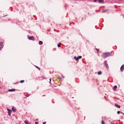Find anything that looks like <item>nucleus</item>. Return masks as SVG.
<instances>
[{
	"mask_svg": "<svg viewBox=\"0 0 124 124\" xmlns=\"http://www.w3.org/2000/svg\"><path fill=\"white\" fill-rule=\"evenodd\" d=\"M100 3H103L104 2V0H98Z\"/></svg>",
	"mask_w": 124,
	"mask_h": 124,
	"instance_id": "8",
	"label": "nucleus"
},
{
	"mask_svg": "<svg viewBox=\"0 0 124 124\" xmlns=\"http://www.w3.org/2000/svg\"><path fill=\"white\" fill-rule=\"evenodd\" d=\"M50 81L51 82V81H52V78H50Z\"/></svg>",
	"mask_w": 124,
	"mask_h": 124,
	"instance_id": "26",
	"label": "nucleus"
},
{
	"mask_svg": "<svg viewBox=\"0 0 124 124\" xmlns=\"http://www.w3.org/2000/svg\"><path fill=\"white\" fill-rule=\"evenodd\" d=\"M35 67H36L37 68V69H38V70H40V68H39L38 66H35Z\"/></svg>",
	"mask_w": 124,
	"mask_h": 124,
	"instance_id": "17",
	"label": "nucleus"
},
{
	"mask_svg": "<svg viewBox=\"0 0 124 124\" xmlns=\"http://www.w3.org/2000/svg\"><path fill=\"white\" fill-rule=\"evenodd\" d=\"M43 124H46V122H43Z\"/></svg>",
	"mask_w": 124,
	"mask_h": 124,
	"instance_id": "24",
	"label": "nucleus"
},
{
	"mask_svg": "<svg viewBox=\"0 0 124 124\" xmlns=\"http://www.w3.org/2000/svg\"><path fill=\"white\" fill-rule=\"evenodd\" d=\"M115 106H116V107H117V108H121V106H119L117 104H115Z\"/></svg>",
	"mask_w": 124,
	"mask_h": 124,
	"instance_id": "10",
	"label": "nucleus"
},
{
	"mask_svg": "<svg viewBox=\"0 0 124 124\" xmlns=\"http://www.w3.org/2000/svg\"><path fill=\"white\" fill-rule=\"evenodd\" d=\"M39 45H42V44H43V42L40 41L39 42Z\"/></svg>",
	"mask_w": 124,
	"mask_h": 124,
	"instance_id": "11",
	"label": "nucleus"
},
{
	"mask_svg": "<svg viewBox=\"0 0 124 124\" xmlns=\"http://www.w3.org/2000/svg\"><path fill=\"white\" fill-rule=\"evenodd\" d=\"M28 38L30 40H34V37L33 36H28Z\"/></svg>",
	"mask_w": 124,
	"mask_h": 124,
	"instance_id": "3",
	"label": "nucleus"
},
{
	"mask_svg": "<svg viewBox=\"0 0 124 124\" xmlns=\"http://www.w3.org/2000/svg\"><path fill=\"white\" fill-rule=\"evenodd\" d=\"M120 113H121V111H117V114H120Z\"/></svg>",
	"mask_w": 124,
	"mask_h": 124,
	"instance_id": "21",
	"label": "nucleus"
},
{
	"mask_svg": "<svg viewBox=\"0 0 124 124\" xmlns=\"http://www.w3.org/2000/svg\"><path fill=\"white\" fill-rule=\"evenodd\" d=\"M97 1V0H94V2H96Z\"/></svg>",
	"mask_w": 124,
	"mask_h": 124,
	"instance_id": "22",
	"label": "nucleus"
},
{
	"mask_svg": "<svg viewBox=\"0 0 124 124\" xmlns=\"http://www.w3.org/2000/svg\"><path fill=\"white\" fill-rule=\"evenodd\" d=\"M61 43H58L57 46H58V47H61Z\"/></svg>",
	"mask_w": 124,
	"mask_h": 124,
	"instance_id": "16",
	"label": "nucleus"
},
{
	"mask_svg": "<svg viewBox=\"0 0 124 124\" xmlns=\"http://www.w3.org/2000/svg\"><path fill=\"white\" fill-rule=\"evenodd\" d=\"M31 124V123H29V124Z\"/></svg>",
	"mask_w": 124,
	"mask_h": 124,
	"instance_id": "29",
	"label": "nucleus"
},
{
	"mask_svg": "<svg viewBox=\"0 0 124 124\" xmlns=\"http://www.w3.org/2000/svg\"><path fill=\"white\" fill-rule=\"evenodd\" d=\"M2 48H3V46H1L0 47V50L1 51V50H2Z\"/></svg>",
	"mask_w": 124,
	"mask_h": 124,
	"instance_id": "20",
	"label": "nucleus"
},
{
	"mask_svg": "<svg viewBox=\"0 0 124 124\" xmlns=\"http://www.w3.org/2000/svg\"><path fill=\"white\" fill-rule=\"evenodd\" d=\"M7 111H8V115H9V116H11V113H12V110H10V109L7 108Z\"/></svg>",
	"mask_w": 124,
	"mask_h": 124,
	"instance_id": "5",
	"label": "nucleus"
},
{
	"mask_svg": "<svg viewBox=\"0 0 124 124\" xmlns=\"http://www.w3.org/2000/svg\"><path fill=\"white\" fill-rule=\"evenodd\" d=\"M74 58L75 59V60H76V61H77V62H78V61H79L80 59H82V56H79L78 57H74Z\"/></svg>",
	"mask_w": 124,
	"mask_h": 124,
	"instance_id": "2",
	"label": "nucleus"
},
{
	"mask_svg": "<svg viewBox=\"0 0 124 124\" xmlns=\"http://www.w3.org/2000/svg\"><path fill=\"white\" fill-rule=\"evenodd\" d=\"M108 11V10H104L102 11L103 13H104V12H107Z\"/></svg>",
	"mask_w": 124,
	"mask_h": 124,
	"instance_id": "18",
	"label": "nucleus"
},
{
	"mask_svg": "<svg viewBox=\"0 0 124 124\" xmlns=\"http://www.w3.org/2000/svg\"><path fill=\"white\" fill-rule=\"evenodd\" d=\"M117 88H118V87L116 86V85H115L114 86V90L115 91L116 90V89H117Z\"/></svg>",
	"mask_w": 124,
	"mask_h": 124,
	"instance_id": "15",
	"label": "nucleus"
},
{
	"mask_svg": "<svg viewBox=\"0 0 124 124\" xmlns=\"http://www.w3.org/2000/svg\"><path fill=\"white\" fill-rule=\"evenodd\" d=\"M72 98H74V97H72Z\"/></svg>",
	"mask_w": 124,
	"mask_h": 124,
	"instance_id": "28",
	"label": "nucleus"
},
{
	"mask_svg": "<svg viewBox=\"0 0 124 124\" xmlns=\"http://www.w3.org/2000/svg\"><path fill=\"white\" fill-rule=\"evenodd\" d=\"M111 53L110 52L104 53L102 54V58H108V57H110Z\"/></svg>",
	"mask_w": 124,
	"mask_h": 124,
	"instance_id": "1",
	"label": "nucleus"
},
{
	"mask_svg": "<svg viewBox=\"0 0 124 124\" xmlns=\"http://www.w3.org/2000/svg\"><path fill=\"white\" fill-rule=\"evenodd\" d=\"M98 75H101V74H102V73L101 72V71H99L98 72Z\"/></svg>",
	"mask_w": 124,
	"mask_h": 124,
	"instance_id": "14",
	"label": "nucleus"
},
{
	"mask_svg": "<svg viewBox=\"0 0 124 124\" xmlns=\"http://www.w3.org/2000/svg\"><path fill=\"white\" fill-rule=\"evenodd\" d=\"M12 110L13 111V112H16V108H15L14 107L12 108Z\"/></svg>",
	"mask_w": 124,
	"mask_h": 124,
	"instance_id": "7",
	"label": "nucleus"
},
{
	"mask_svg": "<svg viewBox=\"0 0 124 124\" xmlns=\"http://www.w3.org/2000/svg\"><path fill=\"white\" fill-rule=\"evenodd\" d=\"M16 91V89H10L8 90V92H15Z\"/></svg>",
	"mask_w": 124,
	"mask_h": 124,
	"instance_id": "9",
	"label": "nucleus"
},
{
	"mask_svg": "<svg viewBox=\"0 0 124 124\" xmlns=\"http://www.w3.org/2000/svg\"><path fill=\"white\" fill-rule=\"evenodd\" d=\"M25 82V80H20V83H24Z\"/></svg>",
	"mask_w": 124,
	"mask_h": 124,
	"instance_id": "19",
	"label": "nucleus"
},
{
	"mask_svg": "<svg viewBox=\"0 0 124 124\" xmlns=\"http://www.w3.org/2000/svg\"><path fill=\"white\" fill-rule=\"evenodd\" d=\"M96 50H97V52H99V50H98V49L96 48Z\"/></svg>",
	"mask_w": 124,
	"mask_h": 124,
	"instance_id": "25",
	"label": "nucleus"
},
{
	"mask_svg": "<svg viewBox=\"0 0 124 124\" xmlns=\"http://www.w3.org/2000/svg\"><path fill=\"white\" fill-rule=\"evenodd\" d=\"M0 46H1V47H3V43L0 42Z\"/></svg>",
	"mask_w": 124,
	"mask_h": 124,
	"instance_id": "12",
	"label": "nucleus"
},
{
	"mask_svg": "<svg viewBox=\"0 0 124 124\" xmlns=\"http://www.w3.org/2000/svg\"><path fill=\"white\" fill-rule=\"evenodd\" d=\"M121 114H123V115H124V113L123 112H121Z\"/></svg>",
	"mask_w": 124,
	"mask_h": 124,
	"instance_id": "27",
	"label": "nucleus"
},
{
	"mask_svg": "<svg viewBox=\"0 0 124 124\" xmlns=\"http://www.w3.org/2000/svg\"><path fill=\"white\" fill-rule=\"evenodd\" d=\"M105 67L107 68H109V66L108 65V63H107V61H105Z\"/></svg>",
	"mask_w": 124,
	"mask_h": 124,
	"instance_id": "4",
	"label": "nucleus"
},
{
	"mask_svg": "<svg viewBox=\"0 0 124 124\" xmlns=\"http://www.w3.org/2000/svg\"><path fill=\"white\" fill-rule=\"evenodd\" d=\"M24 123H25V124H28L29 123V121H28V120L25 121H24Z\"/></svg>",
	"mask_w": 124,
	"mask_h": 124,
	"instance_id": "13",
	"label": "nucleus"
},
{
	"mask_svg": "<svg viewBox=\"0 0 124 124\" xmlns=\"http://www.w3.org/2000/svg\"><path fill=\"white\" fill-rule=\"evenodd\" d=\"M35 124H38V122H36L35 123Z\"/></svg>",
	"mask_w": 124,
	"mask_h": 124,
	"instance_id": "23",
	"label": "nucleus"
},
{
	"mask_svg": "<svg viewBox=\"0 0 124 124\" xmlns=\"http://www.w3.org/2000/svg\"><path fill=\"white\" fill-rule=\"evenodd\" d=\"M120 70L121 71V72H123V71H124V65H122V66L120 68Z\"/></svg>",
	"mask_w": 124,
	"mask_h": 124,
	"instance_id": "6",
	"label": "nucleus"
}]
</instances>
